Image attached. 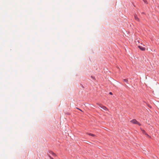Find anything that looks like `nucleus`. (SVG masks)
Returning a JSON list of instances; mask_svg holds the SVG:
<instances>
[{
	"label": "nucleus",
	"instance_id": "obj_1",
	"mask_svg": "<svg viewBox=\"0 0 159 159\" xmlns=\"http://www.w3.org/2000/svg\"><path fill=\"white\" fill-rule=\"evenodd\" d=\"M130 122L134 124H138L139 126L141 125V124L135 119L133 120L130 121Z\"/></svg>",
	"mask_w": 159,
	"mask_h": 159
},
{
	"label": "nucleus",
	"instance_id": "obj_2",
	"mask_svg": "<svg viewBox=\"0 0 159 159\" xmlns=\"http://www.w3.org/2000/svg\"><path fill=\"white\" fill-rule=\"evenodd\" d=\"M138 47L142 51H144L145 50V48L142 46H139Z\"/></svg>",
	"mask_w": 159,
	"mask_h": 159
},
{
	"label": "nucleus",
	"instance_id": "obj_3",
	"mask_svg": "<svg viewBox=\"0 0 159 159\" xmlns=\"http://www.w3.org/2000/svg\"><path fill=\"white\" fill-rule=\"evenodd\" d=\"M134 18L135 20H137V21H139V19L138 18V17L136 15H134Z\"/></svg>",
	"mask_w": 159,
	"mask_h": 159
},
{
	"label": "nucleus",
	"instance_id": "obj_4",
	"mask_svg": "<svg viewBox=\"0 0 159 159\" xmlns=\"http://www.w3.org/2000/svg\"><path fill=\"white\" fill-rule=\"evenodd\" d=\"M102 108L103 109L105 110H108V109L105 106H102Z\"/></svg>",
	"mask_w": 159,
	"mask_h": 159
},
{
	"label": "nucleus",
	"instance_id": "obj_5",
	"mask_svg": "<svg viewBox=\"0 0 159 159\" xmlns=\"http://www.w3.org/2000/svg\"><path fill=\"white\" fill-rule=\"evenodd\" d=\"M87 134L89 135H90V136H93V137L95 136V135L94 134H91V133H87Z\"/></svg>",
	"mask_w": 159,
	"mask_h": 159
},
{
	"label": "nucleus",
	"instance_id": "obj_6",
	"mask_svg": "<svg viewBox=\"0 0 159 159\" xmlns=\"http://www.w3.org/2000/svg\"><path fill=\"white\" fill-rule=\"evenodd\" d=\"M141 130L142 131V132L143 133L145 134V135L146 134V132L143 129H141Z\"/></svg>",
	"mask_w": 159,
	"mask_h": 159
},
{
	"label": "nucleus",
	"instance_id": "obj_7",
	"mask_svg": "<svg viewBox=\"0 0 159 159\" xmlns=\"http://www.w3.org/2000/svg\"><path fill=\"white\" fill-rule=\"evenodd\" d=\"M143 1L145 3V4L147 3V2L146 0H143Z\"/></svg>",
	"mask_w": 159,
	"mask_h": 159
},
{
	"label": "nucleus",
	"instance_id": "obj_8",
	"mask_svg": "<svg viewBox=\"0 0 159 159\" xmlns=\"http://www.w3.org/2000/svg\"><path fill=\"white\" fill-rule=\"evenodd\" d=\"M124 81L125 82H127V83L128 82V80L127 79H124Z\"/></svg>",
	"mask_w": 159,
	"mask_h": 159
},
{
	"label": "nucleus",
	"instance_id": "obj_9",
	"mask_svg": "<svg viewBox=\"0 0 159 159\" xmlns=\"http://www.w3.org/2000/svg\"><path fill=\"white\" fill-rule=\"evenodd\" d=\"M99 106L101 108H102V106H103L102 105V104H98Z\"/></svg>",
	"mask_w": 159,
	"mask_h": 159
},
{
	"label": "nucleus",
	"instance_id": "obj_10",
	"mask_svg": "<svg viewBox=\"0 0 159 159\" xmlns=\"http://www.w3.org/2000/svg\"><path fill=\"white\" fill-rule=\"evenodd\" d=\"M145 135H146L149 138H151V137L147 133H146V134Z\"/></svg>",
	"mask_w": 159,
	"mask_h": 159
},
{
	"label": "nucleus",
	"instance_id": "obj_11",
	"mask_svg": "<svg viewBox=\"0 0 159 159\" xmlns=\"http://www.w3.org/2000/svg\"><path fill=\"white\" fill-rule=\"evenodd\" d=\"M52 155H53V156H56V155L55 153H54L53 152H52Z\"/></svg>",
	"mask_w": 159,
	"mask_h": 159
},
{
	"label": "nucleus",
	"instance_id": "obj_12",
	"mask_svg": "<svg viewBox=\"0 0 159 159\" xmlns=\"http://www.w3.org/2000/svg\"><path fill=\"white\" fill-rule=\"evenodd\" d=\"M77 108V109H78L79 110H80V111H82V110H81V109H79V108Z\"/></svg>",
	"mask_w": 159,
	"mask_h": 159
},
{
	"label": "nucleus",
	"instance_id": "obj_13",
	"mask_svg": "<svg viewBox=\"0 0 159 159\" xmlns=\"http://www.w3.org/2000/svg\"><path fill=\"white\" fill-rule=\"evenodd\" d=\"M109 94L111 95H112V93L111 92H110Z\"/></svg>",
	"mask_w": 159,
	"mask_h": 159
}]
</instances>
